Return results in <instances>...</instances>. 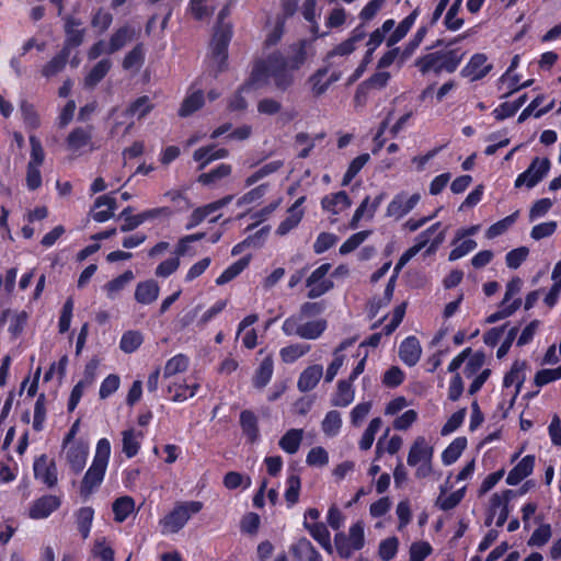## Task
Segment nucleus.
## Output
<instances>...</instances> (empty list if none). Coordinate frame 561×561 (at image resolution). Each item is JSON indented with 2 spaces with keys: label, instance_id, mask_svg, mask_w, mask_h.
Segmentation results:
<instances>
[{
  "label": "nucleus",
  "instance_id": "nucleus-1",
  "mask_svg": "<svg viewBox=\"0 0 561 561\" xmlns=\"http://www.w3.org/2000/svg\"><path fill=\"white\" fill-rule=\"evenodd\" d=\"M306 59V42L300 41L289 47L287 55L274 51L265 59L259 60L252 70L251 82L260 83L270 77L277 89L285 91L294 82L293 72L299 69Z\"/></svg>",
  "mask_w": 561,
  "mask_h": 561
},
{
  "label": "nucleus",
  "instance_id": "nucleus-2",
  "mask_svg": "<svg viewBox=\"0 0 561 561\" xmlns=\"http://www.w3.org/2000/svg\"><path fill=\"white\" fill-rule=\"evenodd\" d=\"M463 58V53L459 49H449L446 51H435L426 54L415 60V66L425 75L434 71L439 75L443 71L453 73L456 71Z\"/></svg>",
  "mask_w": 561,
  "mask_h": 561
},
{
  "label": "nucleus",
  "instance_id": "nucleus-3",
  "mask_svg": "<svg viewBox=\"0 0 561 561\" xmlns=\"http://www.w3.org/2000/svg\"><path fill=\"white\" fill-rule=\"evenodd\" d=\"M550 160L548 158L533 159L526 171L520 173L515 180V187L526 185L528 188L536 186L549 172Z\"/></svg>",
  "mask_w": 561,
  "mask_h": 561
},
{
  "label": "nucleus",
  "instance_id": "nucleus-4",
  "mask_svg": "<svg viewBox=\"0 0 561 561\" xmlns=\"http://www.w3.org/2000/svg\"><path fill=\"white\" fill-rule=\"evenodd\" d=\"M331 270V264L324 263L316 268L306 280V286L309 288L307 297L310 299L318 298L328 293L333 287V282L325 278Z\"/></svg>",
  "mask_w": 561,
  "mask_h": 561
},
{
  "label": "nucleus",
  "instance_id": "nucleus-5",
  "mask_svg": "<svg viewBox=\"0 0 561 561\" xmlns=\"http://www.w3.org/2000/svg\"><path fill=\"white\" fill-rule=\"evenodd\" d=\"M92 134L91 125L73 128L66 139L67 149L78 156L82 154L84 148L93 150Z\"/></svg>",
  "mask_w": 561,
  "mask_h": 561
},
{
  "label": "nucleus",
  "instance_id": "nucleus-6",
  "mask_svg": "<svg viewBox=\"0 0 561 561\" xmlns=\"http://www.w3.org/2000/svg\"><path fill=\"white\" fill-rule=\"evenodd\" d=\"M34 476L48 488L55 486L58 481L56 462L47 455H41L34 461Z\"/></svg>",
  "mask_w": 561,
  "mask_h": 561
},
{
  "label": "nucleus",
  "instance_id": "nucleus-7",
  "mask_svg": "<svg viewBox=\"0 0 561 561\" xmlns=\"http://www.w3.org/2000/svg\"><path fill=\"white\" fill-rule=\"evenodd\" d=\"M421 195L415 193L410 197L405 193H400L389 203L387 207V216L394 217L397 219L402 218L404 215L410 213L416 204L420 202Z\"/></svg>",
  "mask_w": 561,
  "mask_h": 561
},
{
  "label": "nucleus",
  "instance_id": "nucleus-8",
  "mask_svg": "<svg viewBox=\"0 0 561 561\" xmlns=\"http://www.w3.org/2000/svg\"><path fill=\"white\" fill-rule=\"evenodd\" d=\"M190 519V512L186 506L174 507L162 520V534L178 533Z\"/></svg>",
  "mask_w": 561,
  "mask_h": 561
},
{
  "label": "nucleus",
  "instance_id": "nucleus-9",
  "mask_svg": "<svg viewBox=\"0 0 561 561\" xmlns=\"http://www.w3.org/2000/svg\"><path fill=\"white\" fill-rule=\"evenodd\" d=\"M81 24H82V22L78 19H75L72 16L65 18L66 38H65L62 48L67 49V51H69V53L72 48L78 47L83 43L85 31H84V28H81V30L77 28Z\"/></svg>",
  "mask_w": 561,
  "mask_h": 561
},
{
  "label": "nucleus",
  "instance_id": "nucleus-10",
  "mask_svg": "<svg viewBox=\"0 0 561 561\" xmlns=\"http://www.w3.org/2000/svg\"><path fill=\"white\" fill-rule=\"evenodd\" d=\"M484 54H474L468 65L461 70L462 77H470L472 81L480 80L485 77L492 69V65L486 64Z\"/></svg>",
  "mask_w": 561,
  "mask_h": 561
},
{
  "label": "nucleus",
  "instance_id": "nucleus-11",
  "mask_svg": "<svg viewBox=\"0 0 561 561\" xmlns=\"http://www.w3.org/2000/svg\"><path fill=\"white\" fill-rule=\"evenodd\" d=\"M105 470L106 467L92 462L81 482L80 493L82 496L88 497L93 492L94 488L101 484Z\"/></svg>",
  "mask_w": 561,
  "mask_h": 561
},
{
  "label": "nucleus",
  "instance_id": "nucleus-12",
  "mask_svg": "<svg viewBox=\"0 0 561 561\" xmlns=\"http://www.w3.org/2000/svg\"><path fill=\"white\" fill-rule=\"evenodd\" d=\"M60 506V499L55 495H44L37 499L30 508V517L41 519L48 517Z\"/></svg>",
  "mask_w": 561,
  "mask_h": 561
},
{
  "label": "nucleus",
  "instance_id": "nucleus-13",
  "mask_svg": "<svg viewBox=\"0 0 561 561\" xmlns=\"http://www.w3.org/2000/svg\"><path fill=\"white\" fill-rule=\"evenodd\" d=\"M433 457V447L428 446L423 436H419L410 448L408 455V465L416 466L419 462H431Z\"/></svg>",
  "mask_w": 561,
  "mask_h": 561
},
{
  "label": "nucleus",
  "instance_id": "nucleus-14",
  "mask_svg": "<svg viewBox=\"0 0 561 561\" xmlns=\"http://www.w3.org/2000/svg\"><path fill=\"white\" fill-rule=\"evenodd\" d=\"M422 347L415 336H408L399 347V357L408 366L412 367L420 360Z\"/></svg>",
  "mask_w": 561,
  "mask_h": 561
},
{
  "label": "nucleus",
  "instance_id": "nucleus-15",
  "mask_svg": "<svg viewBox=\"0 0 561 561\" xmlns=\"http://www.w3.org/2000/svg\"><path fill=\"white\" fill-rule=\"evenodd\" d=\"M295 561H322L321 554L307 538H300L289 548Z\"/></svg>",
  "mask_w": 561,
  "mask_h": 561
},
{
  "label": "nucleus",
  "instance_id": "nucleus-16",
  "mask_svg": "<svg viewBox=\"0 0 561 561\" xmlns=\"http://www.w3.org/2000/svg\"><path fill=\"white\" fill-rule=\"evenodd\" d=\"M170 209L168 207L153 208L149 210H145L138 215H135L131 218H127V222H124L121 226L122 232L133 231L142 225L145 221L153 219L160 215H170Z\"/></svg>",
  "mask_w": 561,
  "mask_h": 561
},
{
  "label": "nucleus",
  "instance_id": "nucleus-17",
  "mask_svg": "<svg viewBox=\"0 0 561 561\" xmlns=\"http://www.w3.org/2000/svg\"><path fill=\"white\" fill-rule=\"evenodd\" d=\"M534 466L535 456L527 455L508 472L506 483L508 485L518 484L523 479L533 472Z\"/></svg>",
  "mask_w": 561,
  "mask_h": 561
},
{
  "label": "nucleus",
  "instance_id": "nucleus-18",
  "mask_svg": "<svg viewBox=\"0 0 561 561\" xmlns=\"http://www.w3.org/2000/svg\"><path fill=\"white\" fill-rule=\"evenodd\" d=\"M229 152L225 148L216 149L215 146H206L196 149L193 153V159L201 162L199 170L206 168L207 164L215 160L228 157Z\"/></svg>",
  "mask_w": 561,
  "mask_h": 561
},
{
  "label": "nucleus",
  "instance_id": "nucleus-19",
  "mask_svg": "<svg viewBox=\"0 0 561 561\" xmlns=\"http://www.w3.org/2000/svg\"><path fill=\"white\" fill-rule=\"evenodd\" d=\"M323 375L321 365H312L307 367L299 376L297 387L301 392L312 390L320 381Z\"/></svg>",
  "mask_w": 561,
  "mask_h": 561
},
{
  "label": "nucleus",
  "instance_id": "nucleus-20",
  "mask_svg": "<svg viewBox=\"0 0 561 561\" xmlns=\"http://www.w3.org/2000/svg\"><path fill=\"white\" fill-rule=\"evenodd\" d=\"M112 68V60L103 58L98 61L84 78V88L94 89L108 73Z\"/></svg>",
  "mask_w": 561,
  "mask_h": 561
},
{
  "label": "nucleus",
  "instance_id": "nucleus-21",
  "mask_svg": "<svg viewBox=\"0 0 561 561\" xmlns=\"http://www.w3.org/2000/svg\"><path fill=\"white\" fill-rule=\"evenodd\" d=\"M159 285L156 280L149 279L141 282L136 286L135 299L142 305H149L157 300L159 296Z\"/></svg>",
  "mask_w": 561,
  "mask_h": 561
},
{
  "label": "nucleus",
  "instance_id": "nucleus-22",
  "mask_svg": "<svg viewBox=\"0 0 561 561\" xmlns=\"http://www.w3.org/2000/svg\"><path fill=\"white\" fill-rule=\"evenodd\" d=\"M240 426L249 443L253 444L259 439L260 431L257 425V417L252 411L244 410L241 412Z\"/></svg>",
  "mask_w": 561,
  "mask_h": 561
},
{
  "label": "nucleus",
  "instance_id": "nucleus-23",
  "mask_svg": "<svg viewBox=\"0 0 561 561\" xmlns=\"http://www.w3.org/2000/svg\"><path fill=\"white\" fill-rule=\"evenodd\" d=\"M304 527L309 531L314 540H317L321 547L329 553L333 552V548L330 540V533L323 523L310 524L307 520L304 522Z\"/></svg>",
  "mask_w": 561,
  "mask_h": 561
},
{
  "label": "nucleus",
  "instance_id": "nucleus-24",
  "mask_svg": "<svg viewBox=\"0 0 561 561\" xmlns=\"http://www.w3.org/2000/svg\"><path fill=\"white\" fill-rule=\"evenodd\" d=\"M88 448L84 445H73L66 454L67 462L75 473L83 470L87 461Z\"/></svg>",
  "mask_w": 561,
  "mask_h": 561
},
{
  "label": "nucleus",
  "instance_id": "nucleus-25",
  "mask_svg": "<svg viewBox=\"0 0 561 561\" xmlns=\"http://www.w3.org/2000/svg\"><path fill=\"white\" fill-rule=\"evenodd\" d=\"M322 208L337 214L339 210L348 208L352 202L344 191L337 192L332 195H327L321 201Z\"/></svg>",
  "mask_w": 561,
  "mask_h": 561
},
{
  "label": "nucleus",
  "instance_id": "nucleus-26",
  "mask_svg": "<svg viewBox=\"0 0 561 561\" xmlns=\"http://www.w3.org/2000/svg\"><path fill=\"white\" fill-rule=\"evenodd\" d=\"M352 382L350 379L340 380L337 382V389L331 400L333 407L345 408L351 404L354 400V391L352 389Z\"/></svg>",
  "mask_w": 561,
  "mask_h": 561
},
{
  "label": "nucleus",
  "instance_id": "nucleus-27",
  "mask_svg": "<svg viewBox=\"0 0 561 561\" xmlns=\"http://www.w3.org/2000/svg\"><path fill=\"white\" fill-rule=\"evenodd\" d=\"M390 78L391 75L388 71H378L374 73L357 87V96L367 93L370 89L381 90L386 88Z\"/></svg>",
  "mask_w": 561,
  "mask_h": 561
},
{
  "label": "nucleus",
  "instance_id": "nucleus-28",
  "mask_svg": "<svg viewBox=\"0 0 561 561\" xmlns=\"http://www.w3.org/2000/svg\"><path fill=\"white\" fill-rule=\"evenodd\" d=\"M419 15V8L414 9L407 18H404L393 33L389 36L387 41V45L393 46L398 42H400L410 31L412 25L414 24L416 18Z\"/></svg>",
  "mask_w": 561,
  "mask_h": 561
},
{
  "label": "nucleus",
  "instance_id": "nucleus-29",
  "mask_svg": "<svg viewBox=\"0 0 561 561\" xmlns=\"http://www.w3.org/2000/svg\"><path fill=\"white\" fill-rule=\"evenodd\" d=\"M134 36V31L129 26H122L111 36L107 45V54H114L122 49Z\"/></svg>",
  "mask_w": 561,
  "mask_h": 561
},
{
  "label": "nucleus",
  "instance_id": "nucleus-30",
  "mask_svg": "<svg viewBox=\"0 0 561 561\" xmlns=\"http://www.w3.org/2000/svg\"><path fill=\"white\" fill-rule=\"evenodd\" d=\"M525 368H526V362L516 360L512 365L511 370L505 375L504 380H503V386L505 388H508V387L513 386L514 383H516V394H517L524 383V380H525V376L522 375L523 371L525 370Z\"/></svg>",
  "mask_w": 561,
  "mask_h": 561
},
{
  "label": "nucleus",
  "instance_id": "nucleus-31",
  "mask_svg": "<svg viewBox=\"0 0 561 561\" xmlns=\"http://www.w3.org/2000/svg\"><path fill=\"white\" fill-rule=\"evenodd\" d=\"M153 108V104L148 95H142L136 99L126 108V116H137L139 119L146 117Z\"/></svg>",
  "mask_w": 561,
  "mask_h": 561
},
{
  "label": "nucleus",
  "instance_id": "nucleus-32",
  "mask_svg": "<svg viewBox=\"0 0 561 561\" xmlns=\"http://www.w3.org/2000/svg\"><path fill=\"white\" fill-rule=\"evenodd\" d=\"M69 55L70 53L67 51V49L61 48V50L56 56H54L49 62H47L44 66L42 70L43 76L46 78H50L59 73L65 68Z\"/></svg>",
  "mask_w": 561,
  "mask_h": 561
},
{
  "label": "nucleus",
  "instance_id": "nucleus-33",
  "mask_svg": "<svg viewBox=\"0 0 561 561\" xmlns=\"http://www.w3.org/2000/svg\"><path fill=\"white\" fill-rule=\"evenodd\" d=\"M114 518L118 523H123L135 508V502L130 496H122L114 501L113 505Z\"/></svg>",
  "mask_w": 561,
  "mask_h": 561
},
{
  "label": "nucleus",
  "instance_id": "nucleus-34",
  "mask_svg": "<svg viewBox=\"0 0 561 561\" xmlns=\"http://www.w3.org/2000/svg\"><path fill=\"white\" fill-rule=\"evenodd\" d=\"M302 430L291 428L279 439V447L288 454H295L299 449L302 439Z\"/></svg>",
  "mask_w": 561,
  "mask_h": 561
},
{
  "label": "nucleus",
  "instance_id": "nucleus-35",
  "mask_svg": "<svg viewBox=\"0 0 561 561\" xmlns=\"http://www.w3.org/2000/svg\"><path fill=\"white\" fill-rule=\"evenodd\" d=\"M273 375V360L271 357H265L261 364L257 370L255 371V375L253 377V385L256 388H264L268 381L271 380Z\"/></svg>",
  "mask_w": 561,
  "mask_h": 561
},
{
  "label": "nucleus",
  "instance_id": "nucleus-36",
  "mask_svg": "<svg viewBox=\"0 0 561 561\" xmlns=\"http://www.w3.org/2000/svg\"><path fill=\"white\" fill-rule=\"evenodd\" d=\"M327 329V321L318 319L306 323L301 322L300 337L306 340H316L322 335Z\"/></svg>",
  "mask_w": 561,
  "mask_h": 561
},
{
  "label": "nucleus",
  "instance_id": "nucleus-37",
  "mask_svg": "<svg viewBox=\"0 0 561 561\" xmlns=\"http://www.w3.org/2000/svg\"><path fill=\"white\" fill-rule=\"evenodd\" d=\"M341 413L336 410L329 411L321 423L323 433L330 437L336 436L341 430Z\"/></svg>",
  "mask_w": 561,
  "mask_h": 561
},
{
  "label": "nucleus",
  "instance_id": "nucleus-38",
  "mask_svg": "<svg viewBox=\"0 0 561 561\" xmlns=\"http://www.w3.org/2000/svg\"><path fill=\"white\" fill-rule=\"evenodd\" d=\"M467 446L466 437H457L453 443L443 451L442 459L445 465L454 463L465 450Z\"/></svg>",
  "mask_w": 561,
  "mask_h": 561
},
{
  "label": "nucleus",
  "instance_id": "nucleus-39",
  "mask_svg": "<svg viewBox=\"0 0 561 561\" xmlns=\"http://www.w3.org/2000/svg\"><path fill=\"white\" fill-rule=\"evenodd\" d=\"M250 259L249 257H241L237 262H234L232 265H230L227 270L222 272V274L217 277L216 284L218 286L225 285L232 280L234 277H237L248 265H249Z\"/></svg>",
  "mask_w": 561,
  "mask_h": 561
},
{
  "label": "nucleus",
  "instance_id": "nucleus-40",
  "mask_svg": "<svg viewBox=\"0 0 561 561\" xmlns=\"http://www.w3.org/2000/svg\"><path fill=\"white\" fill-rule=\"evenodd\" d=\"M309 344L296 343L283 347L279 352L280 358L284 363H294L310 351Z\"/></svg>",
  "mask_w": 561,
  "mask_h": 561
},
{
  "label": "nucleus",
  "instance_id": "nucleus-41",
  "mask_svg": "<svg viewBox=\"0 0 561 561\" xmlns=\"http://www.w3.org/2000/svg\"><path fill=\"white\" fill-rule=\"evenodd\" d=\"M198 388L197 383L194 385H187V383H172L169 385L168 390L170 393H172V400L176 402L184 401L188 398H192L195 396V392Z\"/></svg>",
  "mask_w": 561,
  "mask_h": 561
},
{
  "label": "nucleus",
  "instance_id": "nucleus-42",
  "mask_svg": "<svg viewBox=\"0 0 561 561\" xmlns=\"http://www.w3.org/2000/svg\"><path fill=\"white\" fill-rule=\"evenodd\" d=\"M204 103V96L201 91H196L184 99L180 110L179 115L182 117L190 116L195 111L202 107Z\"/></svg>",
  "mask_w": 561,
  "mask_h": 561
},
{
  "label": "nucleus",
  "instance_id": "nucleus-43",
  "mask_svg": "<svg viewBox=\"0 0 561 561\" xmlns=\"http://www.w3.org/2000/svg\"><path fill=\"white\" fill-rule=\"evenodd\" d=\"M187 367L188 358L183 354L175 355L167 362L163 370V377L170 378L179 373L185 371Z\"/></svg>",
  "mask_w": 561,
  "mask_h": 561
},
{
  "label": "nucleus",
  "instance_id": "nucleus-44",
  "mask_svg": "<svg viewBox=\"0 0 561 561\" xmlns=\"http://www.w3.org/2000/svg\"><path fill=\"white\" fill-rule=\"evenodd\" d=\"M94 511L87 506L81 507L77 512V526L83 539H87L90 534Z\"/></svg>",
  "mask_w": 561,
  "mask_h": 561
},
{
  "label": "nucleus",
  "instance_id": "nucleus-45",
  "mask_svg": "<svg viewBox=\"0 0 561 561\" xmlns=\"http://www.w3.org/2000/svg\"><path fill=\"white\" fill-rule=\"evenodd\" d=\"M230 173H231V165L221 163L216 169H214L209 172H206V173H202L198 176V182L202 183L203 185H210V184H214L217 181L228 176Z\"/></svg>",
  "mask_w": 561,
  "mask_h": 561
},
{
  "label": "nucleus",
  "instance_id": "nucleus-46",
  "mask_svg": "<svg viewBox=\"0 0 561 561\" xmlns=\"http://www.w3.org/2000/svg\"><path fill=\"white\" fill-rule=\"evenodd\" d=\"M462 0H455L454 3L447 10L444 19V24L449 31H457L463 25V19L458 18V13L461 9Z\"/></svg>",
  "mask_w": 561,
  "mask_h": 561
},
{
  "label": "nucleus",
  "instance_id": "nucleus-47",
  "mask_svg": "<svg viewBox=\"0 0 561 561\" xmlns=\"http://www.w3.org/2000/svg\"><path fill=\"white\" fill-rule=\"evenodd\" d=\"M382 425V420L380 417L373 419L367 428L365 430L360 440L359 448L363 450H368L375 440L376 433L380 430Z\"/></svg>",
  "mask_w": 561,
  "mask_h": 561
},
{
  "label": "nucleus",
  "instance_id": "nucleus-48",
  "mask_svg": "<svg viewBox=\"0 0 561 561\" xmlns=\"http://www.w3.org/2000/svg\"><path fill=\"white\" fill-rule=\"evenodd\" d=\"M145 53L141 44L136 45L123 59V68L130 70L133 68L139 69L144 64Z\"/></svg>",
  "mask_w": 561,
  "mask_h": 561
},
{
  "label": "nucleus",
  "instance_id": "nucleus-49",
  "mask_svg": "<svg viewBox=\"0 0 561 561\" xmlns=\"http://www.w3.org/2000/svg\"><path fill=\"white\" fill-rule=\"evenodd\" d=\"M134 273L130 270H128L118 277L106 283L105 289L107 291L108 297L113 299L114 295L121 291L129 282L134 279Z\"/></svg>",
  "mask_w": 561,
  "mask_h": 561
},
{
  "label": "nucleus",
  "instance_id": "nucleus-50",
  "mask_svg": "<svg viewBox=\"0 0 561 561\" xmlns=\"http://www.w3.org/2000/svg\"><path fill=\"white\" fill-rule=\"evenodd\" d=\"M519 211L516 210L512 215L503 218L502 220L493 224L489 229L486 230V238L493 239L497 236L503 234L517 219Z\"/></svg>",
  "mask_w": 561,
  "mask_h": 561
},
{
  "label": "nucleus",
  "instance_id": "nucleus-51",
  "mask_svg": "<svg viewBox=\"0 0 561 561\" xmlns=\"http://www.w3.org/2000/svg\"><path fill=\"white\" fill-rule=\"evenodd\" d=\"M142 336L139 332L128 331L123 334L119 347L125 353L135 352L141 344Z\"/></svg>",
  "mask_w": 561,
  "mask_h": 561
},
{
  "label": "nucleus",
  "instance_id": "nucleus-52",
  "mask_svg": "<svg viewBox=\"0 0 561 561\" xmlns=\"http://www.w3.org/2000/svg\"><path fill=\"white\" fill-rule=\"evenodd\" d=\"M287 490L285 492V499L289 506L296 504L299 500V492L301 488L300 478L296 474H290L287 478Z\"/></svg>",
  "mask_w": 561,
  "mask_h": 561
},
{
  "label": "nucleus",
  "instance_id": "nucleus-53",
  "mask_svg": "<svg viewBox=\"0 0 561 561\" xmlns=\"http://www.w3.org/2000/svg\"><path fill=\"white\" fill-rule=\"evenodd\" d=\"M398 538L390 537L382 540L379 545L378 554L382 561H390L398 551Z\"/></svg>",
  "mask_w": 561,
  "mask_h": 561
},
{
  "label": "nucleus",
  "instance_id": "nucleus-54",
  "mask_svg": "<svg viewBox=\"0 0 561 561\" xmlns=\"http://www.w3.org/2000/svg\"><path fill=\"white\" fill-rule=\"evenodd\" d=\"M370 234V231H359L357 233L352 234L341 247L340 253L342 255L348 254L357 249Z\"/></svg>",
  "mask_w": 561,
  "mask_h": 561
},
{
  "label": "nucleus",
  "instance_id": "nucleus-55",
  "mask_svg": "<svg viewBox=\"0 0 561 561\" xmlns=\"http://www.w3.org/2000/svg\"><path fill=\"white\" fill-rule=\"evenodd\" d=\"M139 442L136 439L135 431L127 430L123 432V453L131 458L137 455L139 450Z\"/></svg>",
  "mask_w": 561,
  "mask_h": 561
},
{
  "label": "nucleus",
  "instance_id": "nucleus-56",
  "mask_svg": "<svg viewBox=\"0 0 561 561\" xmlns=\"http://www.w3.org/2000/svg\"><path fill=\"white\" fill-rule=\"evenodd\" d=\"M289 213V216L285 220H283L277 227L276 232L279 236H285L286 233H288L291 229L298 226L302 218V211H295V206L290 207Z\"/></svg>",
  "mask_w": 561,
  "mask_h": 561
},
{
  "label": "nucleus",
  "instance_id": "nucleus-57",
  "mask_svg": "<svg viewBox=\"0 0 561 561\" xmlns=\"http://www.w3.org/2000/svg\"><path fill=\"white\" fill-rule=\"evenodd\" d=\"M426 33H427L426 26H421L417 30V32L415 33L413 38L407 44V46L402 50L401 56H400L401 62L405 61L407 59H409L412 56L414 50L420 46V44L424 39Z\"/></svg>",
  "mask_w": 561,
  "mask_h": 561
},
{
  "label": "nucleus",
  "instance_id": "nucleus-58",
  "mask_svg": "<svg viewBox=\"0 0 561 561\" xmlns=\"http://www.w3.org/2000/svg\"><path fill=\"white\" fill-rule=\"evenodd\" d=\"M551 535V526L549 524H542L533 533L528 540V545L541 547L549 541Z\"/></svg>",
  "mask_w": 561,
  "mask_h": 561
},
{
  "label": "nucleus",
  "instance_id": "nucleus-59",
  "mask_svg": "<svg viewBox=\"0 0 561 561\" xmlns=\"http://www.w3.org/2000/svg\"><path fill=\"white\" fill-rule=\"evenodd\" d=\"M20 111L22 113L24 123L32 129L39 126V116L35 111L33 104L27 101H22L20 104Z\"/></svg>",
  "mask_w": 561,
  "mask_h": 561
},
{
  "label": "nucleus",
  "instance_id": "nucleus-60",
  "mask_svg": "<svg viewBox=\"0 0 561 561\" xmlns=\"http://www.w3.org/2000/svg\"><path fill=\"white\" fill-rule=\"evenodd\" d=\"M347 538L351 541L352 548L354 550H359L364 547L365 535L363 522H357L351 526Z\"/></svg>",
  "mask_w": 561,
  "mask_h": 561
},
{
  "label": "nucleus",
  "instance_id": "nucleus-61",
  "mask_svg": "<svg viewBox=\"0 0 561 561\" xmlns=\"http://www.w3.org/2000/svg\"><path fill=\"white\" fill-rule=\"evenodd\" d=\"M327 73H328V68L324 67V68L318 69L316 71V73H313L310 77V82L312 84V92L316 96L322 95L329 89V83H327V81H323V78L325 77Z\"/></svg>",
  "mask_w": 561,
  "mask_h": 561
},
{
  "label": "nucleus",
  "instance_id": "nucleus-62",
  "mask_svg": "<svg viewBox=\"0 0 561 561\" xmlns=\"http://www.w3.org/2000/svg\"><path fill=\"white\" fill-rule=\"evenodd\" d=\"M92 553L102 561H114V550L106 545L105 538H100L94 541Z\"/></svg>",
  "mask_w": 561,
  "mask_h": 561
},
{
  "label": "nucleus",
  "instance_id": "nucleus-63",
  "mask_svg": "<svg viewBox=\"0 0 561 561\" xmlns=\"http://www.w3.org/2000/svg\"><path fill=\"white\" fill-rule=\"evenodd\" d=\"M561 378V366L554 369H541L537 371L535 376V383L538 387H542L551 381Z\"/></svg>",
  "mask_w": 561,
  "mask_h": 561
},
{
  "label": "nucleus",
  "instance_id": "nucleus-64",
  "mask_svg": "<svg viewBox=\"0 0 561 561\" xmlns=\"http://www.w3.org/2000/svg\"><path fill=\"white\" fill-rule=\"evenodd\" d=\"M431 552L432 547L428 542H414L410 547V561H424Z\"/></svg>",
  "mask_w": 561,
  "mask_h": 561
}]
</instances>
